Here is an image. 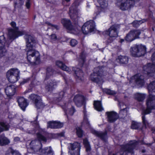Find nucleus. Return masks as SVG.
Returning <instances> with one entry per match:
<instances>
[{
	"mask_svg": "<svg viewBox=\"0 0 155 155\" xmlns=\"http://www.w3.org/2000/svg\"><path fill=\"white\" fill-rule=\"evenodd\" d=\"M32 123L35 129L39 131V132L37 133V137L39 140H36L31 141L30 143L31 148L34 150L35 151L37 152L38 150L39 151L41 152V153L40 155H53V153L51 147H46L43 150L40 149L41 146L40 141L46 142V139L42 135V132H40L41 130L39 128V125L37 120L32 122Z\"/></svg>",
	"mask_w": 155,
	"mask_h": 155,
	"instance_id": "obj_1",
	"label": "nucleus"
},
{
	"mask_svg": "<svg viewBox=\"0 0 155 155\" xmlns=\"http://www.w3.org/2000/svg\"><path fill=\"white\" fill-rule=\"evenodd\" d=\"M25 38L26 42V51L28 60L31 63L39 64L40 62L39 53L34 49L35 43L33 37L31 35H26Z\"/></svg>",
	"mask_w": 155,
	"mask_h": 155,
	"instance_id": "obj_2",
	"label": "nucleus"
},
{
	"mask_svg": "<svg viewBox=\"0 0 155 155\" xmlns=\"http://www.w3.org/2000/svg\"><path fill=\"white\" fill-rule=\"evenodd\" d=\"M150 94L146 101L147 108L142 110V113L144 114H148L151 113L152 109H155V95L151 94L155 93V80L151 82L148 86Z\"/></svg>",
	"mask_w": 155,
	"mask_h": 155,
	"instance_id": "obj_3",
	"label": "nucleus"
},
{
	"mask_svg": "<svg viewBox=\"0 0 155 155\" xmlns=\"http://www.w3.org/2000/svg\"><path fill=\"white\" fill-rule=\"evenodd\" d=\"M138 145V143L135 140L131 141L128 144L121 146L120 155H132L133 149L135 148Z\"/></svg>",
	"mask_w": 155,
	"mask_h": 155,
	"instance_id": "obj_4",
	"label": "nucleus"
},
{
	"mask_svg": "<svg viewBox=\"0 0 155 155\" xmlns=\"http://www.w3.org/2000/svg\"><path fill=\"white\" fill-rule=\"evenodd\" d=\"M12 29H9L8 30V37L10 39H14L19 36L24 35L25 32L23 31H18V28L16 26V23L14 21H12L10 23Z\"/></svg>",
	"mask_w": 155,
	"mask_h": 155,
	"instance_id": "obj_5",
	"label": "nucleus"
},
{
	"mask_svg": "<svg viewBox=\"0 0 155 155\" xmlns=\"http://www.w3.org/2000/svg\"><path fill=\"white\" fill-rule=\"evenodd\" d=\"M130 51L133 56L140 57L145 54L146 48L141 45H135L131 47Z\"/></svg>",
	"mask_w": 155,
	"mask_h": 155,
	"instance_id": "obj_6",
	"label": "nucleus"
},
{
	"mask_svg": "<svg viewBox=\"0 0 155 155\" xmlns=\"http://www.w3.org/2000/svg\"><path fill=\"white\" fill-rule=\"evenodd\" d=\"M19 71L16 68H13L7 72L6 76L8 81L11 83H14L19 78Z\"/></svg>",
	"mask_w": 155,
	"mask_h": 155,
	"instance_id": "obj_7",
	"label": "nucleus"
},
{
	"mask_svg": "<svg viewBox=\"0 0 155 155\" xmlns=\"http://www.w3.org/2000/svg\"><path fill=\"white\" fill-rule=\"evenodd\" d=\"M151 59L153 64H148L144 65L143 68L145 74L149 76H153L155 71V52L153 54Z\"/></svg>",
	"mask_w": 155,
	"mask_h": 155,
	"instance_id": "obj_8",
	"label": "nucleus"
},
{
	"mask_svg": "<svg viewBox=\"0 0 155 155\" xmlns=\"http://www.w3.org/2000/svg\"><path fill=\"white\" fill-rule=\"evenodd\" d=\"M61 23L67 29L68 32L70 33L76 34L79 33L81 29L80 27L77 25L74 27L71 25V23L69 20L63 19L61 20Z\"/></svg>",
	"mask_w": 155,
	"mask_h": 155,
	"instance_id": "obj_9",
	"label": "nucleus"
},
{
	"mask_svg": "<svg viewBox=\"0 0 155 155\" xmlns=\"http://www.w3.org/2000/svg\"><path fill=\"white\" fill-rule=\"evenodd\" d=\"M95 23L91 20L85 22L82 27V30L84 34L87 35L95 31Z\"/></svg>",
	"mask_w": 155,
	"mask_h": 155,
	"instance_id": "obj_10",
	"label": "nucleus"
},
{
	"mask_svg": "<svg viewBox=\"0 0 155 155\" xmlns=\"http://www.w3.org/2000/svg\"><path fill=\"white\" fill-rule=\"evenodd\" d=\"M69 153L70 155H80L81 149L80 144L75 142L73 143H70L68 146Z\"/></svg>",
	"mask_w": 155,
	"mask_h": 155,
	"instance_id": "obj_11",
	"label": "nucleus"
},
{
	"mask_svg": "<svg viewBox=\"0 0 155 155\" xmlns=\"http://www.w3.org/2000/svg\"><path fill=\"white\" fill-rule=\"evenodd\" d=\"M78 2L75 1L70 8L69 15L71 18L73 19L76 20L79 15L80 10L78 8Z\"/></svg>",
	"mask_w": 155,
	"mask_h": 155,
	"instance_id": "obj_12",
	"label": "nucleus"
},
{
	"mask_svg": "<svg viewBox=\"0 0 155 155\" xmlns=\"http://www.w3.org/2000/svg\"><path fill=\"white\" fill-rule=\"evenodd\" d=\"M141 33L139 30L130 31L125 37V40L128 42H131L139 38V36Z\"/></svg>",
	"mask_w": 155,
	"mask_h": 155,
	"instance_id": "obj_13",
	"label": "nucleus"
},
{
	"mask_svg": "<svg viewBox=\"0 0 155 155\" xmlns=\"http://www.w3.org/2000/svg\"><path fill=\"white\" fill-rule=\"evenodd\" d=\"M139 0H122L120 6V9L122 10H125L130 8L136 2Z\"/></svg>",
	"mask_w": 155,
	"mask_h": 155,
	"instance_id": "obj_14",
	"label": "nucleus"
},
{
	"mask_svg": "<svg viewBox=\"0 0 155 155\" xmlns=\"http://www.w3.org/2000/svg\"><path fill=\"white\" fill-rule=\"evenodd\" d=\"M29 98L34 102L37 108H40L44 106V104L42 102L40 96L34 94H32L30 96Z\"/></svg>",
	"mask_w": 155,
	"mask_h": 155,
	"instance_id": "obj_15",
	"label": "nucleus"
},
{
	"mask_svg": "<svg viewBox=\"0 0 155 155\" xmlns=\"http://www.w3.org/2000/svg\"><path fill=\"white\" fill-rule=\"evenodd\" d=\"M62 107L67 116L73 115L75 112V110L70 103H66L62 105Z\"/></svg>",
	"mask_w": 155,
	"mask_h": 155,
	"instance_id": "obj_16",
	"label": "nucleus"
},
{
	"mask_svg": "<svg viewBox=\"0 0 155 155\" xmlns=\"http://www.w3.org/2000/svg\"><path fill=\"white\" fill-rule=\"evenodd\" d=\"M99 68H94V72L91 75L90 77V78L91 81L97 83H102L103 82L102 80L99 78L101 74L100 71L96 72L97 70H99Z\"/></svg>",
	"mask_w": 155,
	"mask_h": 155,
	"instance_id": "obj_17",
	"label": "nucleus"
},
{
	"mask_svg": "<svg viewBox=\"0 0 155 155\" xmlns=\"http://www.w3.org/2000/svg\"><path fill=\"white\" fill-rule=\"evenodd\" d=\"M106 114L107 116L108 121L110 123L115 122L119 118L118 114L114 111L107 112Z\"/></svg>",
	"mask_w": 155,
	"mask_h": 155,
	"instance_id": "obj_18",
	"label": "nucleus"
},
{
	"mask_svg": "<svg viewBox=\"0 0 155 155\" xmlns=\"http://www.w3.org/2000/svg\"><path fill=\"white\" fill-rule=\"evenodd\" d=\"M117 26L113 25L111 26L108 31H105V33L111 38L116 37L117 36Z\"/></svg>",
	"mask_w": 155,
	"mask_h": 155,
	"instance_id": "obj_19",
	"label": "nucleus"
},
{
	"mask_svg": "<svg viewBox=\"0 0 155 155\" xmlns=\"http://www.w3.org/2000/svg\"><path fill=\"white\" fill-rule=\"evenodd\" d=\"M16 91L15 87L12 85L7 86L5 89V91L7 96L10 97L13 96Z\"/></svg>",
	"mask_w": 155,
	"mask_h": 155,
	"instance_id": "obj_20",
	"label": "nucleus"
},
{
	"mask_svg": "<svg viewBox=\"0 0 155 155\" xmlns=\"http://www.w3.org/2000/svg\"><path fill=\"white\" fill-rule=\"evenodd\" d=\"M132 79H134L136 84L137 85L142 86L144 82V76L140 74H137L132 77Z\"/></svg>",
	"mask_w": 155,
	"mask_h": 155,
	"instance_id": "obj_21",
	"label": "nucleus"
},
{
	"mask_svg": "<svg viewBox=\"0 0 155 155\" xmlns=\"http://www.w3.org/2000/svg\"><path fill=\"white\" fill-rule=\"evenodd\" d=\"M5 40L3 36H0V58L5 55L6 50L4 47Z\"/></svg>",
	"mask_w": 155,
	"mask_h": 155,
	"instance_id": "obj_22",
	"label": "nucleus"
},
{
	"mask_svg": "<svg viewBox=\"0 0 155 155\" xmlns=\"http://www.w3.org/2000/svg\"><path fill=\"white\" fill-rule=\"evenodd\" d=\"M63 124L62 123L56 121H51L48 123V128H58L62 127Z\"/></svg>",
	"mask_w": 155,
	"mask_h": 155,
	"instance_id": "obj_23",
	"label": "nucleus"
},
{
	"mask_svg": "<svg viewBox=\"0 0 155 155\" xmlns=\"http://www.w3.org/2000/svg\"><path fill=\"white\" fill-rule=\"evenodd\" d=\"M19 105L23 111H25V108L28 105L27 100L23 97H19L18 99Z\"/></svg>",
	"mask_w": 155,
	"mask_h": 155,
	"instance_id": "obj_24",
	"label": "nucleus"
},
{
	"mask_svg": "<svg viewBox=\"0 0 155 155\" xmlns=\"http://www.w3.org/2000/svg\"><path fill=\"white\" fill-rule=\"evenodd\" d=\"M84 101V97L80 94L75 95L74 99L75 104L78 107H80L83 104Z\"/></svg>",
	"mask_w": 155,
	"mask_h": 155,
	"instance_id": "obj_25",
	"label": "nucleus"
},
{
	"mask_svg": "<svg viewBox=\"0 0 155 155\" xmlns=\"http://www.w3.org/2000/svg\"><path fill=\"white\" fill-rule=\"evenodd\" d=\"M97 2L100 6L97 8L98 10H101V11H104V9L107 6V3L106 0H97Z\"/></svg>",
	"mask_w": 155,
	"mask_h": 155,
	"instance_id": "obj_26",
	"label": "nucleus"
},
{
	"mask_svg": "<svg viewBox=\"0 0 155 155\" xmlns=\"http://www.w3.org/2000/svg\"><path fill=\"white\" fill-rule=\"evenodd\" d=\"M84 119L81 123V126L84 127L87 129L90 128V124L87 119V115L85 110L84 111Z\"/></svg>",
	"mask_w": 155,
	"mask_h": 155,
	"instance_id": "obj_27",
	"label": "nucleus"
},
{
	"mask_svg": "<svg viewBox=\"0 0 155 155\" xmlns=\"http://www.w3.org/2000/svg\"><path fill=\"white\" fill-rule=\"evenodd\" d=\"M116 61L117 62L121 64H127L128 61V58L125 56L120 55L116 58Z\"/></svg>",
	"mask_w": 155,
	"mask_h": 155,
	"instance_id": "obj_28",
	"label": "nucleus"
},
{
	"mask_svg": "<svg viewBox=\"0 0 155 155\" xmlns=\"http://www.w3.org/2000/svg\"><path fill=\"white\" fill-rule=\"evenodd\" d=\"M119 106L121 109L119 113L120 115H126L127 111L128 110V108L126 107V106L124 105L122 103H120Z\"/></svg>",
	"mask_w": 155,
	"mask_h": 155,
	"instance_id": "obj_29",
	"label": "nucleus"
},
{
	"mask_svg": "<svg viewBox=\"0 0 155 155\" xmlns=\"http://www.w3.org/2000/svg\"><path fill=\"white\" fill-rule=\"evenodd\" d=\"M56 64L64 71H66L68 73H70L71 70L62 62L60 61H57L56 62Z\"/></svg>",
	"mask_w": 155,
	"mask_h": 155,
	"instance_id": "obj_30",
	"label": "nucleus"
},
{
	"mask_svg": "<svg viewBox=\"0 0 155 155\" xmlns=\"http://www.w3.org/2000/svg\"><path fill=\"white\" fill-rule=\"evenodd\" d=\"M10 140L4 136H0V145L4 146L8 144Z\"/></svg>",
	"mask_w": 155,
	"mask_h": 155,
	"instance_id": "obj_31",
	"label": "nucleus"
},
{
	"mask_svg": "<svg viewBox=\"0 0 155 155\" xmlns=\"http://www.w3.org/2000/svg\"><path fill=\"white\" fill-rule=\"evenodd\" d=\"M146 96V95L144 94H142L137 93L135 94L134 98L139 101H143Z\"/></svg>",
	"mask_w": 155,
	"mask_h": 155,
	"instance_id": "obj_32",
	"label": "nucleus"
},
{
	"mask_svg": "<svg viewBox=\"0 0 155 155\" xmlns=\"http://www.w3.org/2000/svg\"><path fill=\"white\" fill-rule=\"evenodd\" d=\"M94 106L95 108L97 110L101 111L104 110L101 103L100 101H95L94 103Z\"/></svg>",
	"mask_w": 155,
	"mask_h": 155,
	"instance_id": "obj_33",
	"label": "nucleus"
},
{
	"mask_svg": "<svg viewBox=\"0 0 155 155\" xmlns=\"http://www.w3.org/2000/svg\"><path fill=\"white\" fill-rule=\"evenodd\" d=\"M92 132L93 134L95 135L97 137H100L103 139L106 136L107 133L106 132L104 133H102L95 130H92Z\"/></svg>",
	"mask_w": 155,
	"mask_h": 155,
	"instance_id": "obj_34",
	"label": "nucleus"
},
{
	"mask_svg": "<svg viewBox=\"0 0 155 155\" xmlns=\"http://www.w3.org/2000/svg\"><path fill=\"white\" fill-rule=\"evenodd\" d=\"M75 68H73V70L74 71V72L77 76L78 78L81 80H82L81 77L83 76V73L82 71L78 68H77V70H75Z\"/></svg>",
	"mask_w": 155,
	"mask_h": 155,
	"instance_id": "obj_35",
	"label": "nucleus"
},
{
	"mask_svg": "<svg viewBox=\"0 0 155 155\" xmlns=\"http://www.w3.org/2000/svg\"><path fill=\"white\" fill-rule=\"evenodd\" d=\"M5 155H21L18 152L11 148L9 149L6 152Z\"/></svg>",
	"mask_w": 155,
	"mask_h": 155,
	"instance_id": "obj_36",
	"label": "nucleus"
},
{
	"mask_svg": "<svg viewBox=\"0 0 155 155\" xmlns=\"http://www.w3.org/2000/svg\"><path fill=\"white\" fill-rule=\"evenodd\" d=\"M0 125V133L4 130H8L9 129V126L6 123L1 122Z\"/></svg>",
	"mask_w": 155,
	"mask_h": 155,
	"instance_id": "obj_37",
	"label": "nucleus"
},
{
	"mask_svg": "<svg viewBox=\"0 0 155 155\" xmlns=\"http://www.w3.org/2000/svg\"><path fill=\"white\" fill-rule=\"evenodd\" d=\"M145 21L146 20L144 19L139 21L136 20L133 21L132 24L134 27H137L139 26L140 25Z\"/></svg>",
	"mask_w": 155,
	"mask_h": 155,
	"instance_id": "obj_38",
	"label": "nucleus"
},
{
	"mask_svg": "<svg viewBox=\"0 0 155 155\" xmlns=\"http://www.w3.org/2000/svg\"><path fill=\"white\" fill-rule=\"evenodd\" d=\"M83 143L86 148L87 151H88L90 150L91 147L87 140L85 139L83 140Z\"/></svg>",
	"mask_w": 155,
	"mask_h": 155,
	"instance_id": "obj_39",
	"label": "nucleus"
},
{
	"mask_svg": "<svg viewBox=\"0 0 155 155\" xmlns=\"http://www.w3.org/2000/svg\"><path fill=\"white\" fill-rule=\"evenodd\" d=\"M55 85H56L55 82H53L52 80H50L49 81V83L45 87L46 89H48V91H49L52 89L53 86Z\"/></svg>",
	"mask_w": 155,
	"mask_h": 155,
	"instance_id": "obj_40",
	"label": "nucleus"
},
{
	"mask_svg": "<svg viewBox=\"0 0 155 155\" xmlns=\"http://www.w3.org/2000/svg\"><path fill=\"white\" fill-rule=\"evenodd\" d=\"M140 124L135 121H133L132 122L131 128L132 129H137L140 126Z\"/></svg>",
	"mask_w": 155,
	"mask_h": 155,
	"instance_id": "obj_41",
	"label": "nucleus"
},
{
	"mask_svg": "<svg viewBox=\"0 0 155 155\" xmlns=\"http://www.w3.org/2000/svg\"><path fill=\"white\" fill-rule=\"evenodd\" d=\"M76 133L79 137H81L82 136L83 131L79 127L76 128Z\"/></svg>",
	"mask_w": 155,
	"mask_h": 155,
	"instance_id": "obj_42",
	"label": "nucleus"
},
{
	"mask_svg": "<svg viewBox=\"0 0 155 155\" xmlns=\"http://www.w3.org/2000/svg\"><path fill=\"white\" fill-rule=\"evenodd\" d=\"M142 121L143 125H144L146 128H147L149 127V123L147 121L146 119L144 116H143L142 117Z\"/></svg>",
	"mask_w": 155,
	"mask_h": 155,
	"instance_id": "obj_43",
	"label": "nucleus"
},
{
	"mask_svg": "<svg viewBox=\"0 0 155 155\" xmlns=\"http://www.w3.org/2000/svg\"><path fill=\"white\" fill-rule=\"evenodd\" d=\"M51 41L53 43L57 42L58 41V39L55 35L52 34L50 37Z\"/></svg>",
	"mask_w": 155,
	"mask_h": 155,
	"instance_id": "obj_44",
	"label": "nucleus"
},
{
	"mask_svg": "<svg viewBox=\"0 0 155 155\" xmlns=\"http://www.w3.org/2000/svg\"><path fill=\"white\" fill-rule=\"evenodd\" d=\"M103 91L106 93L109 94H115V92L111 90L108 89H105L103 90Z\"/></svg>",
	"mask_w": 155,
	"mask_h": 155,
	"instance_id": "obj_45",
	"label": "nucleus"
},
{
	"mask_svg": "<svg viewBox=\"0 0 155 155\" xmlns=\"http://www.w3.org/2000/svg\"><path fill=\"white\" fill-rule=\"evenodd\" d=\"M77 43V41L75 39H71L70 42V45L72 47L75 46Z\"/></svg>",
	"mask_w": 155,
	"mask_h": 155,
	"instance_id": "obj_46",
	"label": "nucleus"
},
{
	"mask_svg": "<svg viewBox=\"0 0 155 155\" xmlns=\"http://www.w3.org/2000/svg\"><path fill=\"white\" fill-rule=\"evenodd\" d=\"M85 57V54L84 52H83L81 53L80 56V58L81 60V63H83L84 61Z\"/></svg>",
	"mask_w": 155,
	"mask_h": 155,
	"instance_id": "obj_47",
	"label": "nucleus"
},
{
	"mask_svg": "<svg viewBox=\"0 0 155 155\" xmlns=\"http://www.w3.org/2000/svg\"><path fill=\"white\" fill-rule=\"evenodd\" d=\"M18 2L15 3V6L17 5H18V6H20L22 5L23 4V0H18Z\"/></svg>",
	"mask_w": 155,
	"mask_h": 155,
	"instance_id": "obj_48",
	"label": "nucleus"
},
{
	"mask_svg": "<svg viewBox=\"0 0 155 155\" xmlns=\"http://www.w3.org/2000/svg\"><path fill=\"white\" fill-rule=\"evenodd\" d=\"M30 0H27L26 3V6L27 8H29L30 6Z\"/></svg>",
	"mask_w": 155,
	"mask_h": 155,
	"instance_id": "obj_49",
	"label": "nucleus"
},
{
	"mask_svg": "<svg viewBox=\"0 0 155 155\" xmlns=\"http://www.w3.org/2000/svg\"><path fill=\"white\" fill-rule=\"evenodd\" d=\"M53 71L50 68H47V75L49 74H53Z\"/></svg>",
	"mask_w": 155,
	"mask_h": 155,
	"instance_id": "obj_50",
	"label": "nucleus"
},
{
	"mask_svg": "<svg viewBox=\"0 0 155 155\" xmlns=\"http://www.w3.org/2000/svg\"><path fill=\"white\" fill-rule=\"evenodd\" d=\"M46 25H48L50 26L51 27H54L55 28H57V26L56 25H54L51 24L50 22H47L45 23Z\"/></svg>",
	"mask_w": 155,
	"mask_h": 155,
	"instance_id": "obj_51",
	"label": "nucleus"
},
{
	"mask_svg": "<svg viewBox=\"0 0 155 155\" xmlns=\"http://www.w3.org/2000/svg\"><path fill=\"white\" fill-rule=\"evenodd\" d=\"M29 80V78L24 79L23 81L20 83V84H23L25 83H27L28 82Z\"/></svg>",
	"mask_w": 155,
	"mask_h": 155,
	"instance_id": "obj_52",
	"label": "nucleus"
},
{
	"mask_svg": "<svg viewBox=\"0 0 155 155\" xmlns=\"http://www.w3.org/2000/svg\"><path fill=\"white\" fill-rule=\"evenodd\" d=\"M20 141V138L19 137H15L14 139V141L15 143H18Z\"/></svg>",
	"mask_w": 155,
	"mask_h": 155,
	"instance_id": "obj_53",
	"label": "nucleus"
},
{
	"mask_svg": "<svg viewBox=\"0 0 155 155\" xmlns=\"http://www.w3.org/2000/svg\"><path fill=\"white\" fill-rule=\"evenodd\" d=\"M64 132H62L59 134V136L61 137H63L64 135Z\"/></svg>",
	"mask_w": 155,
	"mask_h": 155,
	"instance_id": "obj_54",
	"label": "nucleus"
},
{
	"mask_svg": "<svg viewBox=\"0 0 155 155\" xmlns=\"http://www.w3.org/2000/svg\"><path fill=\"white\" fill-rule=\"evenodd\" d=\"M35 132H36V131H35L34 130H33V131H29V132H28L30 134H34L35 133Z\"/></svg>",
	"mask_w": 155,
	"mask_h": 155,
	"instance_id": "obj_55",
	"label": "nucleus"
},
{
	"mask_svg": "<svg viewBox=\"0 0 155 155\" xmlns=\"http://www.w3.org/2000/svg\"><path fill=\"white\" fill-rule=\"evenodd\" d=\"M124 40L123 39H121L120 40V41L121 43H122L124 41Z\"/></svg>",
	"mask_w": 155,
	"mask_h": 155,
	"instance_id": "obj_56",
	"label": "nucleus"
},
{
	"mask_svg": "<svg viewBox=\"0 0 155 155\" xmlns=\"http://www.w3.org/2000/svg\"><path fill=\"white\" fill-rule=\"evenodd\" d=\"M65 1L67 2H68L70 1V0H65Z\"/></svg>",
	"mask_w": 155,
	"mask_h": 155,
	"instance_id": "obj_57",
	"label": "nucleus"
},
{
	"mask_svg": "<svg viewBox=\"0 0 155 155\" xmlns=\"http://www.w3.org/2000/svg\"><path fill=\"white\" fill-rule=\"evenodd\" d=\"M87 7H88L89 8V7H90V5H89L88 4H87Z\"/></svg>",
	"mask_w": 155,
	"mask_h": 155,
	"instance_id": "obj_58",
	"label": "nucleus"
},
{
	"mask_svg": "<svg viewBox=\"0 0 155 155\" xmlns=\"http://www.w3.org/2000/svg\"><path fill=\"white\" fill-rule=\"evenodd\" d=\"M101 12H98L97 13V15L98 14H99L101 13Z\"/></svg>",
	"mask_w": 155,
	"mask_h": 155,
	"instance_id": "obj_59",
	"label": "nucleus"
},
{
	"mask_svg": "<svg viewBox=\"0 0 155 155\" xmlns=\"http://www.w3.org/2000/svg\"><path fill=\"white\" fill-rule=\"evenodd\" d=\"M109 155H115L114 154H113H113L111 153V154H109Z\"/></svg>",
	"mask_w": 155,
	"mask_h": 155,
	"instance_id": "obj_60",
	"label": "nucleus"
},
{
	"mask_svg": "<svg viewBox=\"0 0 155 155\" xmlns=\"http://www.w3.org/2000/svg\"><path fill=\"white\" fill-rule=\"evenodd\" d=\"M117 5H119V2H117Z\"/></svg>",
	"mask_w": 155,
	"mask_h": 155,
	"instance_id": "obj_61",
	"label": "nucleus"
},
{
	"mask_svg": "<svg viewBox=\"0 0 155 155\" xmlns=\"http://www.w3.org/2000/svg\"><path fill=\"white\" fill-rule=\"evenodd\" d=\"M61 94H63V92H61Z\"/></svg>",
	"mask_w": 155,
	"mask_h": 155,
	"instance_id": "obj_62",
	"label": "nucleus"
}]
</instances>
